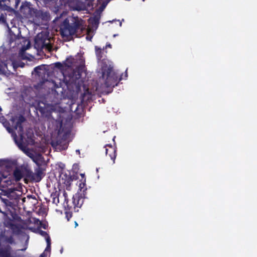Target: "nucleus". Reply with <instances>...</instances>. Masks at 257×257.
Masks as SVG:
<instances>
[{"mask_svg":"<svg viewBox=\"0 0 257 257\" xmlns=\"http://www.w3.org/2000/svg\"><path fill=\"white\" fill-rule=\"evenodd\" d=\"M33 161L38 166H39L38 162L35 159H33ZM42 178H43V170L40 166H38V167L35 170V172L33 173V181H35L36 182H40L42 180Z\"/></svg>","mask_w":257,"mask_h":257,"instance_id":"1a4fd4ad","label":"nucleus"},{"mask_svg":"<svg viewBox=\"0 0 257 257\" xmlns=\"http://www.w3.org/2000/svg\"><path fill=\"white\" fill-rule=\"evenodd\" d=\"M146 0H143V2L145 1Z\"/></svg>","mask_w":257,"mask_h":257,"instance_id":"58836bf2","label":"nucleus"},{"mask_svg":"<svg viewBox=\"0 0 257 257\" xmlns=\"http://www.w3.org/2000/svg\"><path fill=\"white\" fill-rule=\"evenodd\" d=\"M20 2V0H15V7L17 8V6L19 5V3Z\"/></svg>","mask_w":257,"mask_h":257,"instance_id":"2f4dec72","label":"nucleus"},{"mask_svg":"<svg viewBox=\"0 0 257 257\" xmlns=\"http://www.w3.org/2000/svg\"><path fill=\"white\" fill-rule=\"evenodd\" d=\"M102 77L103 79L105 78L104 84L106 87H114L121 80V77L118 79V76L110 67L103 71Z\"/></svg>","mask_w":257,"mask_h":257,"instance_id":"f03ea898","label":"nucleus"},{"mask_svg":"<svg viewBox=\"0 0 257 257\" xmlns=\"http://www.w3.org/2000/svg\"><path fill=\"white\" fill-rule=\"evenodd\" d=\"M55 65L56 67L60 69H61L63 68V65L60 62L55 63Z\"/></svg>","mask_w":257,"mask_h":257,"instance_id":"a878e982","label":"nucleus"},{"mask_svg":"<svg viewBox=\"0 0 257 257\" xmlns=\"http://www.w3.org/2000/svg\"><path fill=\"white\" fill-rule=\"evenodd\" d=\"M3 201L6 206H11V202L7 199H2Z\"/></svg>","mask_w":257,"mask_h":257,"instance_id":"b1692460","label":"nucleus"},{"mask_svg":"<svg viewBox=\"0 0 257 257\" xmlns=\"http://www.w3.org/2000/svg\"><path fill=\"white\" fill-rule=\"evenodd\" d=\"M34 47L37 50H42L44 48L49 49L50 45L48 34L44 32L38 34L35 38Z\"/></svg>","mask_w":257,"mask_h":257,"instance_id":"20e7f679","label":"nucleus"},{"mask_svg":"<svg viewBox=\"0 0 257 257\" xmlns=\"http://www.w3.org/2000/svg\"><path fill=\"white\" fill-rule=\"evenodd\" d=\"M76 152H77V153H79V150H77Z\"/></svg>","mask_w":257,"mask_h":257,"instance_id":"4c0bfd02","label":"nucleus"},{"mask_svg":"<svg viewBox=\"0 0 257 257\" xmlns=\"http://www.w3.org/2000/svg\"><path fill=\"white\" fill-rule=\"evenodd\" d=\"M39 232L40 234H41L42 236H44L45 237H46L47 236H48V233L45 231H43L42 230H39Z\"/></svg>","mask_w":257,"mask_h":257,"instance_id":"393cba45","label":"nucleus"},{"mask_svg":"<svg viewBox=\"0 0 257 257\" xmlns=\"http://www.w3.org/2000/svg\"><path fill=\"white\" fill-rule=\"evenodd\" d=\"M34 13L36 17L42 20H47L49 16L48 13L41 10H34Z\"/></svg>","mask_w":257,"mask_h":257,"instance_id":"9b49d317","label":"nucleus"},{"mask_svg":"<svg viewBox=\"0 0 257 257\" xmlns=\"http://www.w3.org/2000/svg\"><path fill=\"white\" fill-rule=\"evenodd\" d=\"M58 195L59 194L56 192L51 194V197H53L52 202L56 205H57L59 203Z\"/></svg>","mask_w":257,"mask_h":257,"instance_id":"a211bd4d","label":"nucleus"},{"mask_svg":"<svg viewBox=\"0 0 257 257\" xmlns=\"http://www.w3.org/2000/svg\"><path fill=\"white\" fill-rule=\"evenodd\" d=\"M111 48V45L110 44H107L105 46V48Z\"/></svg>","mask_w":257,"mask_h":257,"instance_id":"f704fd0d","label":"nucleus"},{"mask_svg":"<svg viewBox=\"0 0 257 257\" xmlns=\"http://www.w3.org/2000/svg\"><path fill=\"white\" fill-rule=\"evenodd\" d=\"M40 224L41 226L43 228H44V229H47V225L46 224H45V223H43L41 222H40Z\"/></svg>","mask_w":257,"mask_h":257,"instance_id":"7c9ffc66","label":"nucleus"},{"mask_svg":"<svg viewBox=\"0 0 257 257\" xmlns=\"http://www.w3.org/2000/svg\"><path fill=\"white\" fill-rule=\"evenodd\" d=\"M51 249V245L50 244H47V246L45 248V252L49 251L50 252Z\"/></svg>","mask_w":257,"mask_h":257,"instance_id":"c85d7f7f","label":"nucleus"},{"mask_svg":"<svg viewBox=\"0 0 257 257\" xmlns=\"http://www.w3.org/2000/svg\"><path fill=\"white\" fill-rule=\"evenodd\" d=\"M81 74L79 70L75 69L68 76L67 80L68 84L76 85L77 89H80L82 81L81 79Z\"/></svg>","mask_w":257,"mask_h":257,"instance_id":"39448f33","label":"nucleus"},{"mask_svg":"<svg viewBox=\"0 0 257 257\" xmlns=\"http://www.w3.org/2000/svg\"><path fill=\"white\" fill-rule=\"evenodd\" d=\"M47 254L46 253V252H43L40 255V257H46Z\"/></svg>","mask_w":257,"mask_h":257,"instance_id":"473e14b6","label":"nucleus"},{"mask_svg":"<svg viewBox=\"0 0 257 257\" xmlns=\"http://www.w3.org/2000/svg\"><path fill=\"white\" fill-rule=\"evenodd\" d=\"M0 22L3 24H5L7 22L6 16L3 14L0 15Z\"/></svg>","mask_w":257,"mask_h":257,"instance_id":"4be33fe9","label":"nucleus"},{"mask_svg":"<svg viewBox=\"0 0 257 257\" xmlns=\"http://www.w3.org/2000/svg\"><path fill=\"white\" fill-rule=\"evenodd\" d=\"M83 20L78 17L66 18L59 25L61 37L66 41H70L74 35L83 29Z\"/></svg>","mask_w":257,"mask_h":257,"instance_id":"f257e3e1","label":"nucleus"},{"mask_svg":"<svg viewBox=\"0 0 257 257\" xmlns=\"http://www.w3.org/2000/svg\"><path fill=\"white\" fill-rule=\"evenodd\" d=\"M12 120L13 123L15 122L14 128L18 131L19 135L22 137L24 135V128L22 123L26 121L25 117L22 115H20L18 117L13 118Z\"/></svg>","mask_w":257,"mask_h":257,"instance_id":"423d86ee","label":"nucleus"},{"mask_svg":"<svg viewBox=\"0 0 257 257\" xmlns=\"http://www.w3.org/2000/svg\"><path fill=\"white\" fill-rule=\"evenodd\" d=\"M34 219H35V223H39L40 224V222H41V221H40V220L39 219L35 218Z\"/></svg>","mask_w":257,"mask_h":257,"instance_id":"72a5a7b5","label":"nucleus"},{"mask_svg":"<svg viewBox=\"0 0 257 257\" xmlns=\"http://www.w3.org/2000/svg\"><path fill=\"white\" fill-rule=\"evenodd\" d=\"M12 247L7 245L0 249V257H14L11 254ZM16 257H24L23 255H17Z\"/></svg>","mask_w":257,"mask_h":257,"instance_id":"9d476101","label":"nucleus"},{"mask_svg":"<svg viewBox=\"0 0 257 257\" xmlns=\"http://www.w3.org/2000/svg\"><path fill=\"white\" fill-rule=\"evenodd\" d=\"M14 176L16 181H20L24 176L23 173V169H20L17 168L14 171Z\"/></svg>","mask_w":257,"mask_h":257,"instance_id":"4468645a","label":"nucleus"},{"mask_svg":"<svg viewBox=\"0 0 257 257\" xmlns=\"http://www.w3.org/2000/svg\"><path fill=\"white\" fill-rule=\"evenodd\" d=\"M5 241L10 244L15 243V240L12 235L10 236H6L5 238Z\"/></svg>","mask_w":257,"mask_h":257,"instance_id":"6ab92c4d","label":"nucleus"},{"mask_svg":"<svg viewBox=\"0 0 257 257\" xmlns=\"http://www.w3.org/2000/svg\"><path fill=\"white\" fill-rule=\"evenodd\" d=\"M119 24H120V26H121V22H120Z\"/></svg>","mask_w":257,"mask_h":257,"instance_id":"e433bc0d","label":"nucleus"},{"mask_svg":"<svg viewBox=\"0 0 257 257\" xmlns=\"http://www.w3.org/2000/svg\"><path fill=\"white\" fill-rule=\"evenodd\" d=\"M63 195L65 197V201L64 205L66 209L70 210L72 208H75L76 207L80 208L83 204L85 199L84 193H77L73 195L72 198V202L69 203L68 199L66 198L67 193L65 191L64 192Z\"/></svg>","mask_w":257,"mask_h":257,"instance_id":"7ed1b4c3","label":"nucleus"},{"mask_svg":"<svg viewBox=\"0 0 257 257\" xmlns=\"http://www.w3.org/2000/svg\"><path fill=\"white\" fill-rule=\"evenodd\" d=\"M103 49H101L100 48H99L97 46L95 47V54L96 57L98 59V60L100 61L102 58V54H103Z\"/></svg>","mask_w":257,"mask_h":257,"instance_id":"dca6fc26","label":"nucleus"},{"mask_svg":"<svg viewBox=\"0 0 257 257\" xmlns=\"http://www.w3.org/2000/svg\"><path fill=\"white\" fill-rule=\"evenodd\" d=\"M24 63L23 62H21L20 64L18 65V66L21 67H23L24 66Z\"/></svg>","mask_w":257,"mask_h":257,"instance_id":"c9c22d12","label":"nucleus"},{"mask_svg":"<svg viewBox=\"0 0 257 257\" xmlns=\"http://www.w3.org/2000/svg\"><path fill=\"white\" fill-rule=\"evenodd\" d=\"M21 38H23L21 32H19L18 35L15 34L12 31L10 32V37H9V42L12 44L13 42H16L18 40H20Z\"/></svg>","mask_w":257,"mask_h":257,"instance_id":"ddd939ff","label":"nucleus"},{"mask_svg":"<svg viewBox=\"0 0 257 257\" xmlns=\"http://www.w3.org/2000/svg\"><path fill=\"white\" fill-rule=\"evenodd\" d=\"M7 0H0V9H2V8L6 5L5 2Z\"/></svg>","mask_w":257,"mask_h":257,"instance_id":"cd10ccee","label":"nucleus"},{"mask_svg":"<svg viewBox=\"0 0 257 257\" xmlns=\"http://www.w3.org/2000/svg\"><path fill=\"white\" fill-rule=\"evenodd\" d=\"M81 176L82 177V179H81L82 182L81 183H80L79 187L81 188H82L85 185L86 179L84 178V174H81Z\"/></svg>","mask_w":257,"mask_h":257,"instance_id":"412c9836","label":"nucleus"},{"mask_svg":"<svg viewBox=\"0 0 257 257\" xmlns=\"http://www.w3.org/2000/svg\"><path fill=\"white\" fill-rule=\"evenodd\" d=\"M23 176H25L28 179L33 181V172L29 168L25 167L23 168Z\"/></svg>","mask_w":257,"mask_h":257,"instance_id":"2eb2a0df","label":"nucleus"},{"mask_svg":"<svg viewBox=\"0 0 257 257\" xmlns=\"http://www.w3.org/2000/svg\"><path fill=\"white\" fill-rule=\"evenodd\" d=\"M32 11H34V9L30 7L29 3L23 4L20 9V11L24 17L27 18H30L32 15Z\"/></svg>","mask_w":257,"mask_h":257,"instance_id":"6e6552de","label":"nucleus"},{"mask_svg":"<svg viewBox=\"0 0 257 257\" xmlns=\"http://www.w3.org/2000/svg\"><path fill=\"white\" fill-rule=\"evenodd\" d=\"M60 181L62 184H65L66 186H69L72 179L70 176L62 173L60 175Z\"/></svg>","mask_w":257,"mask_h":257,"instance_id":"f8f14e48","label":"nucleus"},{"mask_svg":"<svg viewBox=\"0 0 257 257\" xmlns=\"http://www.w3.org/2000/svg\"><path fill=\"white\" fill-rule=\"evenodd\" d=\"M25 49L24 48H23L21 49L19 52V54L21 55V57L23 59H25L27 58L26 57H24V55L25 54Z\"/></svg>","mask_w":257,"mask_h":257,"instance_id":"5701e85b","label":"nucleus"},{"mask_svg":"<svg viewBox=\"0 0 257 257\" xmlns=\"http://www.w3.org/2000/svg\"><path fill=\"white\" fill-rule=\"evenodd\" d=\"M74 61V59L72 57L68 58L66 59L64 64L68 67H71Z\"/></svg>","mask_w":257,"mask_h":257,"instance_id":"f3484780","label":"nucleus"},{"mask_svg":"<svg viewBox=\"0 0 257 257\" xmlns=\"http://www.w3.org/2000/svg\"><path fill=\"white\" fill-rule=\"evenodd\" d=\"M105 148L106 155L109 156L110 159L112 161L113 164H114L116 157V148L113 147L112 145L109 144L106 145Z\"/></svg>","mask_w":257,"mask_h":257,"instance_id":"0eeeda50","label":"nucleus"},{"mask_svg":"<svg viewBox=\"0 0 257 257\" xmlns=\"http://www.w3.org/2000/svg\"><path fill=\"white\" fill-rule=\"evenodd\" d=\"M44 66V65H40L36 67L34 69V72L35 74L40 75V71L42 70V68Z\"/></svg>","mask_w":257,"mask_h":257,"instance_id":"aec40b11","label":"nucleus"},{"mask_svg":"<svg viewBox=\"0 0 257 257\" xmlns=\"http://www.w3.org/2000/svg\"><path fill=\"white\" fill-rule=\"evenodd\" d=\"M46 242L47 244L51 245V239L49 235L46 237Z\"/></svg>","mask_w":257,"mask_h":257,"instance_id":"c756f323","label":"nucleus"},{"mask_svg":"<svg viewBox=\"0 0 257 257\" xmlns=\"http://www.w3.org/2000/svg\"><path fill=\"white\" fill-rule=\"evenodd\" d=\"M27 240H28V239ZM28 240H26V242L25 243V245H24V247L23 248H21L20 249H19L18 250L25 251L28 247Z\"/></svg>","mask_w":257,"mask_h":257,"instance_id":"bb28decb","label":"nucleus"}]
</instances>
